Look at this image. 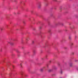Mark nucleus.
Listing matches in <instances>:
<instances>
[{"label": "nucleus", "instance_id": "1", "mask_svg": "<svg viewBox=\"0 0 78 78\" xmlns=\"http://www.w3.org/2000/svg\"><path fill=\"white\" fill-rule=\"evenodd\" d=\"M29 39H30V38H29V37H27V38H26V41H28L29 40Z\"/></svg>", "mask_w": 78, "mask_h": 78}, {"label": "nucleus", "instance_id": "2", "mask_svg": "<svg viewBox=\"0 0 78 78\" xmlns=\"http://www.w3.org/2000/svg\"><path fill=\"white\" fill-rule=\"evenodd\" d=\"M41 5L40 4H39V5H38V8H41Z\"/></svg>", "mask_w": 78, "mask_h": 78}, {"label": "nucleus", "instance_id": "3", "mask_svg": "<svg viewBox=\"0 0 78 78\" xmlns=\"http://www.w3.org/2000/svg\"><path fill=\"white\" fill-rule=\"evenodd\" d=\"M72 65H73V64L72 63H70V66H71V67H72Z\"/></svg>", "mask_w": 78, "mask_h": 78}, {"label": "nucleus", "instance_id": "4", "mask_svg": "<svg viewBox=\"0 0 78 78\" xmlns=\"http://www.w3.org/2000/svg\"><path fill=\"white\" fill-rule=\"evenodd\" d=\"M60 73L61 74L62 73V70H61V69L60 71Z\"/></svg>", "mask_w": 78, "mask_h": 78}, {"label": "nucleus", "instance_id": "5", "mask_svg": "<svg viewBox=\"0 0 78 78\" xmlns=\"http://www.w3.org/2000/svg\"><path fill=\"white\" fill-rule=\"evenodd\" d=\"M10 44L11 45H13V43H12L10 42Z\"/></svg>", "mask_w": 78, "mask_h": 78}, {"label": "nucleus", "instance_id": "6", "mask_svg": "<svg viewBox=\"0 0 78 78\" xmlns=\"http://www.w3.org/2000/svg\"><path fill=\"white\" fill-rule=\"evenodd\" d=\"M73 43H71V45L72 46V45H73Z\"/></svg>", "mask_w": 78, "mask_h": 78}, {"label": "nucleus", "instance_id": "7", "mask_svg": "<svg viewBox=\"0 0 78 78\" xmlns=\"http://www.w3.org/2000/svg\"><path fill=\"white\" fill-rule=\"evenodd\" d=\"M69 39H71V37H69Z\"/></svg>", "mask_w": 78, "mask_h": 78}, {"label": "nucleus", "instance_id": "8", "mask_svg": "<svg viewBox=\"0 0 78 78\" xmlns=\"http://www.w3.org/2000/svg\"><path fill=\"white\" fill-rule=\"evenodd\" d=\"M47 58V55H46L45 57V58Z\"/></svg>", "mask_w": 78, "mask_h": 78}, {"label": "nucleus", "instance_id": "9", "mask_svg": "<svg viewBox=\"0 0 78 78\" xmlns=\"http://www.w3.org/2000/svg\"><path fill=\"white\" fill-rule=\"evenodd\" d=\"M34 41H32V44H34Z\"/></svg>", "mask_w": 78, "mask_h": 78}, {"label": "nucleus", "instance_id": "10", "mask_svg": "<svg viewBox=\"0 0 78 78\" xmlns=\"http://www.w3.org/2000/svg\"><path fill=\"white\" fill-rule=\"evenodd\" d=\"M41 72L43 71V69H41Z\"/></svg>", "mask_w": 78, "mask_h": 78}, {"label": "nucleus", "instance_id": "11", "mask_svg": "<svg viewBox=\"0 0 78 78\" xmlns=\"http://www.w3.org/2000/svg\"><path fill=\"white\" fill-rule=\"evenodd\" d=\"M53 1H54V2H56L57 1V0H53Z\"/></svg>", "mask_w": 78, "mask_h": 78}, {"label": "nucleus", "instance_id": "12", "mask_svg": "<svg viewBox=\"0 0 78 78\" xmlns=\"http://www.w3.org/2000/svg\"><path fill=\"white\" fill-rule=\"evenodd\" d=\"M50 31H51V30H49L48 31V32H50Z\"/></svg>", "mask_w": 78, "mask_h": 78}, {"label": "nucleus", "instance_id": "13", "mask_svg": "<svg viewBox=\"0 0 78 78\" xmlns=\"http://www.w3.org/2000/svg\"><path fill=\"white\" fill-rule=\"evenodd\" d=\"M20 66H22V63H21V64H20Z\"/></svg>", "mask_w": 78, "mask_h": 78}, {"label": "nucleus", "instance_id": "14", "mask_svg": "<svg viewBox=\"0 0 78 78\" xmlns=\"http://www.w3.org/2000/svg\"><path fill=\"white\" fill-rule=\"evenodd\" d=\"M41 29V27H40V29Z\"/></svg>", "mask_w": 78, "mask_h": 78}, {"label": "nucleus", "instance_id": "15", "mask_svg": "<svg viewBox=\"0 0 78 78\" xmlns=\"http://www.w3.org/2000/svg\"><path fill=\"white\" fill-rule=\"evenodd\" d=\"M30 53V52H27V53Z\"/></svg>", "mask_w": 78, "mask_h": 78}, {"label": "nucleus", "instance_id": "16", "mask_svg": "<svg viewBox=\"0 0 78 78\" xmlns=\"http://www.w3.org/2000/svg\"><path fill=\"white\" fill-rule=\"evenodd\" d=\"M72 54H73H73H74V53H72Z\"/></svg>", "mask_w": 78, "mask_h": 78}, {"label": "nucleus", "instance_id": "17", "mask_svg": "<svg viewBox=\"0 0 78 78\" xmlns=\"http://www.w3.org/2000/svg\"><path fill=\"white\" fill-rule=\"evenodd\" d=\"M17 14H19V12H17Z\"/></svg>", "mask_w": 78, "mask_h": 78}, {"label": "nucleus", "instance_id": "18", "mask_svg": "<svg viewBox=\"0 0 78 78\" xmlns=\"http://www.w3.org/2000/svg\"><path fill=\"white\" fill-rule=\"evenodd\" d=\"M62 25H63V24H62Z\"/></svg>", "mask_w": 78, "mask_h": 78}]
</instances>
